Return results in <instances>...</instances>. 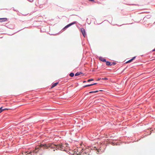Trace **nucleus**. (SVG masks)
Instances as JSON below:
<instances>
[{"instance_id":"obj_1","label":"nucleus","mask_w":155,"mask_h":155,"mask_svg":"<svg viewBox=\"0 0 155 155\" xmlns=\"http://www.w3.org/2000/svg\"><path fill=\"white\" fill-rule=\"evenodd\" d=\"M61 144L60 145H55L53 143H48V144H41L39 146L36 147L35 149L32 152L34 153H36L39 151L40 148L41 147H43L44 148L48 149L49 148L54 149L55 148L60 150L61 147Z\"/></svg>"},{"instance_id":"obj_2","label":"nucleus","mask_w":155,"mask_h":155,"mask_svg":"<svg viewBox=\"0 0 155 155\" xmlns=\"http://www.w3.org/2000/svg\"><path fill=\"white\" fill-rule=\"evenodd\" d=\"M81 30L83 36L84 37H85L86 36V33L84 29L83 28H82L81 29Z\"/></svg>"},{"instance_id":"obj_3","label":"nucleus","mask_w":155,"mask_h":155,"mask_svg":"<svg viewBox=\"0 0 155 155\" xmlns=\"http://www.w3.org/2000/svg\"><path fill=\"white\" fill-rule=\"evenodd\" d=\"M75 23V22H74L72 23H71L70 24H69L68 25H67L64 28V29H65L67 28L68 27H69L71 25H72L74 24Z\"/></svg>"},{"instance_id":"obj_4","label":"nucleus","mask_w":155,"mask_h":155,"mask_svg":"<svg viewBox=\"0 0 155 155\" xmlns=\"http://www.w3.org/2000/svg\"><path fill=\"white\" fill-rule=\"evenodd\" d=\"M7 20V18H0V22H1L5 21Z\"/></svg>"},{"instance_id":"obj_5","label":"nucleus","mask_w":155,"mask_h":155,"mask_svg":"<svg viewBox=\"0 0 155 155\" xmlns=\"http://www.w3.org/2000/svg\"><path fill=\"white\" fill-rule=\"evenodd\" d=\"M99 59L100 60H101V61H102L103 62H106V59L104 58L100 57H99Z\"/></svg>"},{"instance_id":"obj_6","label":"nucleus","mask_w":155,"mask_h":155,"mask_svg":"<svg viewBox=\"0 0 155 155\" xmlns=\"http://www.w3.org/2000/svg\"><path fill=\"white\" fill-rule=\"evenodd\" d=\"M8 110L9 109L7 108L2 109V107H1L0 108V113H1L2 111H3L5 110Z\"/></svg>"},{"instance_id":"obj_7","label":"nucleus","mask_w":155,"mask_h":155,"mask_svg":"<svg viewBox=\"0 0 155 155\" xmlns=\"http://www.w3.org/2000/svg\"><path fill=\"white\" fill-rule=\"evenodd\" d=\"M135 58V57H133V58L131 59L130 60L128 61H127L126 62V63H128L130 62L131 61H132Z\"/></svg>"},{"instance_id":"obj_8","label":"nucleus","mask_w":155,"mask_h":155,"mask_svg":"<svg viewBox=\"0 0 155 155\" xmlns=\"http://www.w3.org/2000/svg\"><path fill=\"white\" fill-rule=\"evenodd\" d=\"M58 82H57V83H55L53 84V85H52L51 88H53L54 87H55L58 84Z\"/></svg>"},{"instance_id":"obj_9","label":"nucleus","mask_w":155,"mask_h":155,"mask_svg":"<svg viewBox=\"0 0 155 155\" xmlns=\"http://www.w3.org/2000/svg\"><path fill=\"white\" fill-rule=\"evenodd\" d=\"M60 150H64V146L62 144H61Z\"/></svg>"},{"instance_id":"obj_10","label":"nucleus","mask_w":155,"mask_h":155,"mask_svg":"<svg viewBox=\"0 0 155 155\" xmlns=\"http://www.w3.org/2000/svg\"><path fill=\"white\" fill-rule=\"evenodd\" d=\"M106 64L107 65H111L112 64H111L110 62L109 61H107L106 62Z\"/></svg>"},{"instance_id":"obj_11","label":"nucleus","mask_w":155,"mask_h":155,"mask_svg":"<svg viewBox=\"0 0 155 155\" xmlns=\"http://www.w3.org/2000/svg\"><path fill=\"white\" fill-rule=\"evenodd\" d=\"M81 74V72H77V73H76L75 74V76H78V75H80Z\"/></svg>"},{"instance_id":"obj_12","label":"nucleus","mask_w":155,"mask_h":155,"mask_svg":"<svg viewBox=\"0 0 155 155\" xmlns=\"http://www.w3.org/2000/svg\"><path fill=\"white\" fill-rule=\"evenodd\" d=\"M69 75L71 77H73L74 75V74L73 73H71Z\"/></svg>"},{"instance_id":"obj_13","label":"nucleus","mask_w":155,"mask_h":155,"mask_svg":"<svg viewBox=\"0 0 155 155\" xmlns=\"http://www.w3.org/2000/svg\"><path fill=\"white\" fill-rule=\"evenodd\" d=\"M98 91H91L89 92V93H95L97 92Z\"/></svg>"},{"instance_id":"obj_14","label":"nucleus","mask_w":155,"mask_h":155,"mask_svg":"<svg viewBox=\"0 0 155 155\" xmlns=\"http://www.w3.org/2000/svg\"><path fill=\"white\" fill-rule=\"evenodd\" d=\"M92 84H89V85H85L84 86V87H88V86H92Z\"/></svg>"},{"instance_id":"obj_15","label":"nucleus","mask_w":155,"mask_h":155,"mask_svg":"<svg viewBox=\"0 0 155 155\" xmlns=\"http://www.w3.org/2000/svg\"><path fill=\"white\" fill-rule=\"evenodd\" d=\"M93 80H94L93 79H89L87 81L88 82H89V81H92Z\"/></svg>"},{"instance_id":"obj_16","label":"nucleus","mask_w":155,"mask_h":155,"mask_svg":"<svg viewBox=\"0 0 155 155\" xmlns=\"http://www.w3.org/2000/svg\"><path fill=\"white\" fill-rule=\"evenodd\" d=\"M97 84L96 83H94V84H92V85H95Z\"/></svg>"},{"instance_id":"obj_17","label":"nucleus","mask_w":155,"mask_h":155,"mask_svg":"<svg viewBox=\"0 0 155 155\" xmlns=\"http://www.w3.org/2000/svg\"><path fill=\"white\" fill-rule=\"evenodd\" d=\"M89 1H91V2H93L94 1V0H89Z\"/></svg>"},{"instance_id":"obj_18","label":"nucleus","mask_w":155,"mask_h":155,"mask_svg":"<svg viewBox=\"0 0 155 155\" xmlns=\"http://www.w3.org/2000/svg\"><path fill=\"white\" fill-rule=\"evenodd\" d=\"M32 152H29V153H27V154H30V153H31Z\"/></svg>"},{"instance_id":"obj_19","label":"nucleus","mask_w":155,"mask_h":155,"mask_svg":"<svg viewBox=\"0 0 155 155\" xmlns=\"http://www.w3.org/2000/svg\"><path fill=\"white\" fill-rule=\"evenodd\" d=\"M155 51V49H153V50H152V51Z\"/></svg>"},{"instance_id":"obj_20","label":"nucleus","mask_w":155,"mask_h":155,"mask_svg":"<svg viewBox=\"0 0 155 155\" xmlns=\"http://www.w3.org/2000/svg\"><path fill=\"white\" fill-rule=\"evenodd\" d=\"M104 79H105V80H107V78H104Z\"/></svg>"},{"instance_id":"obj_21","label":"nucleus","mask_w":155,"mask_h":155,"mask_svg":"<svg viewBox=\"0 0 155 155\" xmlns=\"http://www.w3.org/2000/svg\"><path fill=\"white\" fill-rule=\"evenodd\" d=\"M100 79H101V78H99V79H98L97 80H98V81H99V80H100Z\"/></svg>"},{"instance_id":"obj_22","label":"nucleus","mask_w":155,"mask_h":155,"mask_svg":"<svg viewBox=\"0 0 155 155\" xmlns=\"http://www.w3.org/2000/svg\"><path fill=\"white\" fill-rule=\"evenodd\" d=\"M115 65L116 64V63H113Z\"/></svg>"},{"instance_id":"obj_23","label":"nucleus","mask_w":155,"mask_h":155,"mask_svg":"<svg viewBox=\"0 0 155 155\" xmlns=\"http://www.w3.org/2000/svg\"><path fill=\"white\" fill-rule=\"evenodd\" d=\"M83 82V83H84V82H86V81H84Z\"/></svg>"},{"instance_id":"obj_24","label":"nucleus","mask_w":155,"mask_h":155,"mask_svg":"<svg viewBox=\"0 0 155 155\" xmlns=\"http://www.w3.org/2000/svg\"><path fill=\"white\" fill-rule=\"evenodd\" d=\"M53 151H55V149H54Z\"/></svg>"},{"instance_id":"obj_25","label":"nucleus","mask_w":155,"mask_h":155,"mask_svg":"<svg viewBox=\"0 0 155 155\" xmlns=\"http://www.w3.org/2000/svg\"><path fill=\"white\" fill-rule=\"evenodd\" d=\"M66 146H67V144H66Z\"/></svg>"}]
</instances>
